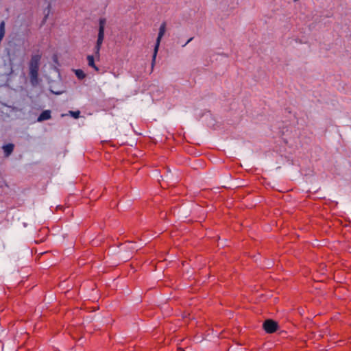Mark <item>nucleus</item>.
<instances>
[{
	"label": "nucleus",
	"mask_w": 351,
	"mask_h": 351,
	"mask_svg": "<svg viewBox=\"0 0 351 351\" xmlns=\"http://www.w3.org/2000/svg\"><path fill=\"white\" fill-rule=\"evenodd\" d=\"M41 55L34 54L31 57L29 63L30 83L33 86L38 84V71Z\"/></svg>",
	"instance_id": "f257e3e1"
},
{
	"label": "nucleus",
	"mask_w": 351,
	"mask_h": 351,
	"mask_svg": "<svg viewBox=\"0 0 351 351\" xmlns=\"http://www.w3.org/2000/svg\"><path fill=\"white\" fill-rule=\"evenodd\" d=\"M165 32H166V23H165V22H163L160 26L159 32L158 34V37L156 38V42L155 44L154 53H153V56H152V66L155 63V60L156 58V56H157V53H158V48L160 46V43L162 38L165 35Z\"/></svg>",
	"instance_id": "f03ea898"
},
{
	"label": "nucleus",
	"mask_w": 351,
	"mask_h": 351,
	"mask_svg": "<svg viewBox=\"0 0 351 351\" xmlns=\"http://www.w3.org/2000/svg\"><path fill=\"white\" fill-rule=\"evenodd\" d=\"M106 23V19H100L99 23V32H98V36H97V43H99V45H102L104 38V29H105V25Z\"/></svg>",
	"instance_id": "7ed1b4c3"
},
{
	"label": "nucleus",
	"mask_w": 351,
	"mask_h": 351,
	"mask_svg": "<svg viewBox=\"0 0 351 351\" xmlns=\"http://www.w3.org/2000/svg\"><path fill=\"white\" fill-rule=\"evenodd\" d=\"M263 327L267 332L272 333L277 330L278 324L271 319H267L263 323Z\"/></svg>",
	"instance_id": "20e7f679"
},
{
	"label": "nucleus",
	"mask_w": 351,
	"mask_h": 351,
	"mask_svg": "<svg viewBox=\"0 0 351 351\" xmlns=\"http://www.w3.org/2000/svg\"><path fill=\"white\" fill-rule=\"evenodd\" d=\"M51 117V110H45L39 115V117L37 119V121L42 122L44 121H47L50 119Z\"/></svg>",
	"instance_id": "39448f33"
},
{
	"label": "nucleus",
	"mask_w": 351,
	"mask_h": 351,
	"mask_svg": "<svg viewBox=\"0 0 351 351\" xmlns=\"http://www.w3.org/2000/svg\"><path fill=\"white\" fill-rule=\"evenodd\" d=\"M88 65L92 68H93L96 71H99V68L95 64V58L92 55H88L87 56Z\"/></svg>",
	"instance_id": "423d86ee"
},
{
	"label": "nucleus",
	"mask_w": 351,
	"mask_h": 351,
	"mask_svg": "<svg viewBox=\"0 0 351 351\" xmlns=\"http://www.w3.org/2000/svg\"><path fill=\"white\" fill-rule=\"evenodd\" d=\"M5 155L8 156L11 154L14 149V145L12 143L7 144L3 147Z\"/></svg>",
	"instance_id": "0eeeda50"
},
{
	"label": "nucleus",
	"mask_w": 351,
	"mask_h": 351,
	"mask_svg": "<svg viewBox=\"0 0 351 351\" xmlns=\"http://www.w3.org/2000/svg\"><path fill=\"white\" fill-rule=\"evenodd\" d=\"M50 10H51V5L50 3H49L47 5V7L44 10V14H45V16H44V19H43V23H45V21H47L49 15V13H50Z\"/></svg>",
	"instance_id": "6e6552de"
},
{
	"label": "nucleus",
	"mask_w": 351,
	"mask_h": 351,
	"mask_svg": "<svg viewBox=\"0 0 351 351\" xmlns=\"http://www.w3.org/2000/svg\"><path fill=\"white\" fill-rule=\"evenodd\" d=\"M102 45H99V43H96V45L94 48V53L96 58H99L100 56V49Z\"/></svg>",
	"instance_id": "1a4fd4ad"
},
{
	"label": "nucleus",
	"mask_w": 351,
	"mask_h": 351,
	"mask_svg": "<svg viewBox=\"0 0 351 351\" xmlns=\"http://www.w3.org/2000/svg\"><path fill=\"white\" fill-rule=\"evenodd\" d=\"M75 73L76 76L77 77V78L80 80H83L86 77L85 73L81 69L75 70Z\"/></svg>",
	"instance_id": "9d476101"
},
{
	"label": "nucleus",
	"mask_w": 351,
	"mask_h": 351,
	"mask_svg": "<svg viewBox=\"0 0 351 351\" xmlns=\"http://www.w3.org/2000/svg\"><path fill=\"white\" fill-rule=\"evenodd\" d=\"M69 114L75 119H77L80 117V112L77 111H69Z\"/></svg>",
	"instance_id": "9b49d317"
},
{
	"label": "nucleus",
	"mask_w": 351,
	"mask_h": 351,
	"mask_svg": "<svg viewBox=\"0 0 351 351\" xmlns=\"http://www.w3.org/2000/svg\"><path fill=\"white\" fill-rule=\"evenodd\" d=\"M193 38H189L187 42L183 45V47L186 46L189 43H190L192 40Z\"/></svg>",
	"instance_id": "f8f14e48"
},
{
	"label": "nucleus",
	"mask_w": 351,
	"mask_h": 351,
	"mask_svg": "<svg viewBox=\"0 0 351 351\" xmlns=\"http://www.w3.org/2000/svg\"><path fill=\"white\" fill-rule=\"evenodd\" d=\"M294 2H297L299 0H293Z\"/></svg>",
	"instance_id": "ddd939ff"
}]
</instances>
